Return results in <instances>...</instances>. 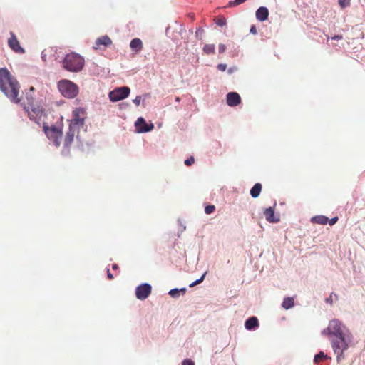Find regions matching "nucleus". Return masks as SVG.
Here are the masks:
<instances>
[{
	"mask_svg": "<svg viewBox=\"0 0 365 365\" xmlns=\"http://www.w3.org/2000/svg\"><path fill=\"white\" fill-rule=\"evenodd\" d=\"M202 50L207 55H211L215 53V48L214 44H205Z\"/></svg>",
	"mask_w": 365,
	"mask_h": 365,
	"instance_id": "5701e85b",
	"label": "nucleus"
},
{
	"mask_svg": "<svg viewBox=\"0 0 365 365\" xmlns=\"http://www.w3.org/2000/svg\"><path fill=\"white\" fill-rule=\"evenodd\" d=\"M321 335L329 339L337 363L344 360L345 352L356 344L352 331L338 319L330 320L327 327L321 331Z\"/></svg>",
	"mask_w": 365,
	"mask_h": 365,
	"instance_id": "f257e3e1",
	"label": "nucleus"
},
{
	"mask_svg": "<svg viewBox=\"0 0 365 365\" xmlns=\"http://www.w3.org/2000/svg\"><path fill=\"white\" fill-rule=\"evenodd\" d=\"M262 185L259 182L256 183L250 190V195L252 197H257L262 191Z\"/></svg>",
	"mask_w": 365,
	"mask_h": 365,
	"instance_id": "412c9836",
	"label": "nucleus"
},
{
	"mask_svg": "<svg viewBox=\"0 0 365 365\" xmlns=\"http://www.w3.org/2000/svg\"><path fill=\"white\" fill-rule=\"evenodd\" d=\"M294 306V299L292 297H286L284 299L282 307L285 309H289Z\"/></svg>",
	"mask_w": 365,
	"mask_h": 365,
	"instance_id": "4be33fe9",
	"label": "nucleus"
},
{
	"mask_svg": "<svg viewBox=\"0 0 365 365\" xmlns=\"http://www.w3.org/2000/svg\"><path fill=\"white\" fill-rule=\"evenodd\" d=\"M133 103H134L137 106H140V102H141V96H136V97H135V98H134V99L133 100Z\"/></svg>",
	"mask_w": 365,
	"mask_h": 365,
	"instance_id": "473e14b6",
	"label": "nucleus"
},
{
	"mask_svg": "<svg viewBox=\"0 0 365 365\" xmlns=\"http://www.w3.org/2000/svg\"><path fill=\"white\" fill-rule=\"evenodd\" d=\"M63 67L70 72H78L84 66V59L75 53L67 54L63 60Z\"/></svg>",
	"mask_w": 365,
	"mask_h": 365,
	"instance_id": "7ed1b4c3",
	"label": "nucleus"
},
{
	"mask_svg": "<svg viewBox=\"0 0 365 365\" xmlns=\"http://www.w3.org/2000/svg\"><path fill=\"white\" fill-rule=\"evenodd\" d=\"M130 90L127 86L116 88L109 93V98L112 102H116L127 98Z\"/></svg>",
	"mask_w": 365,
	"mask_h": 365,
	"instance_id": "0eeeda50",
	"label": "nucleus"
},
{
	"mask_svg": "<svg viewBox=\"0 0 365 365\" xmlns=\"http://www.w3.org/2000/svg\"><path fill=\"white\" fill-rule=\"evenodd\" d=\"M341 38H342L341 36L336 35L334 37H332V39L338 40V39H341Z\"/></svg>",
	"mask_w": 365,
	"mask_h": 365,
	"instance_id": "e433bc0d",
	"label": "nucleus"
},
{
	"mask_svg": "<svg viewBox=\"0 0 365 365\" xmlns=\"http://www.w3.org/2000/svg\"><path fill=\"white\" fill-rule=\"evenodd\" d=\"M256 19L259 21L267 20L269 16V10L265 6H260L255 12Z\"/></svg>",
	"mask_w": 365,
	"mask_h": 365,
	"instance_id": "2eb2a0df",
	"label": "nucleus"
},
{
	"mask_svg": "<svg viewBox=\"0 0 365 365\" xmlns=\"http://www.w3.org/2000/svg\"><path fill=\"white\" fill-rule=\"evenodd\" d=\"M130 47L133 51H135V53H138L143 48V42L140 38H133L130 41Z\"/></svg>",
	"mask_w": 365,
	"mask_h": 365,
	"instance_id": "6ab92c4d",
	"label": "nucleus"
},
{
	"mask_svg": "<svg viewBox=\"0 0 365 365\" xmlns=\"http://www.w3.org/2000/svg\"><path fill=\"white\" fill-rule=\"evenodd\" d=\"M26 110L29 119L37 124H40L45 117L44 110L39 106H33L31 110Z\"/></svg>",
	"mask_w": 365,
	"mask_h": 365,
	"instance_id": "6e6552de",
	"label": "nucleus"
},
{
	"mask_svg": "<svg viewBox=\"0 0 365 365\" xmlns=\"http://www.w3.org/2000/svg\"><path fill=\"white\" fill-rule=\"evenodd\" d=\"M338 2L341 9L348 7L351 4V0H338Z\"/></svg>",
	"mask_w": 365,
	"mask_h": 365,
	"instance_id": "a878e982",
	"label": "nucleus"
},
{
	"mask_svg": "<svg viewBox=\"0 0 365 365\" xmlns=\"http://www.w3.org/2000/svg\"><path fill=\"white\" fill-rule=\"evenodd\" d=\"M194 162H195V159L192 156H191L190 158H189L185 160V164L187 166H190L191 165H192L194 163Z\"/></svg>",
	"mask_w": 365,
	"mask_h": 365,
	"instance_id": "c85d7f7f",
	"label": "nucleus"
},
{
	"mask_svg": "<svg viewBox=\"0 0 365 365\" xmlns=\"http://www.w3.org/2000/svg\"><path fill=\"white\" fill-rule=\"evenodd\" d=\"M216 24L220 26H223L226 24V19L224 18L219 19Z\"/></svg>",
	"mask_w": 365,
	"mask_h": 365,
	"instance_id": "c756f323",
	"label": "nucleus"
},
{
	"mask_svg": "<svg viewBox=\"0 0 365 365\" xmlns=\"http://www.w3.org/2000/svg\"><path fill=\"white\" fill-rule=\"evenodd\" d=\"M79 128L74 127L73 125H69L68 131L66 133L64 139V145L68 147L73 142L76 133L78 131Z\"/></svg>",
	"mask_w": 365,
	"mask_h": 365,
	"instance_id": "f8f14e48",
	"label": "nucleus"
},
{
	"mask_svg": "<svg viewBox=\"0 0 365 365\" xmlns=\"http://www.w3.org/2000/svg\"><path fill=\"white\" fill-rule=\"evenodd\" d=\"M0 89L13 103L21 101L22 96H19V83L5 68H0Z\"/></svg>",
	"mask_w": 365,
	"mask_h": 365,
	"instance_id": "f03ea898",
	"label": "nucleus"
},
{
	"mask_svg": "<svg viewBox=\"0 0 365 365\" xmlns=\"http://www.w3.org/2000/svg\"><path fill=\"white\" fill-rule=\"evenodd\" d=\"M182 365H195V364L191 359H187L182 361Z\"/></svg>",
	"mask_w": 365,
	"mask_h": 365,
	"instance_id": "7c9ffc66",
	"label": "nucleus"
},
{
	"mask_svg": "<svg viewBox=\"0 0 365 365\" xmlns=\"http://www.w3.org/2000/svg\"><path fill=\"white\" fill-rule=\"evenodd\" d=\"M10 35L11 37L8 40L9 47L16 53H24V50L21 47L16 35L13 32H11Z\"/></svg>",
	"mask_w": 365,
	"mask_h": 365,
	"instance_id": "9b49d317",
	"label": "nucleus"
},
{
	"mask_svg": "<svg viewBox=\"0 0 365 365\" xmlns=\"http://www.w3.org/2000/svg\"><path fill=\"white\" fill-rule=\"evenodd\" d=\"M108 277L109 279H113V274L110 272L109 269H108Z\"/></svg>",
	"mask_w": 365,
	"mask_h": 365,
	"instance_id": "4c0bfd02",
	"label": "nucleus"
},
{
	"mask_svg": "<svg viewBox=\"0 0 365 365\" xmlns=\"http://www.w3.org/2000/svg\"><path fill=\"white\" fill-rule=\"evenodd\" d=\"M117 268H118V265H117V264H113V269H117Z\"/></svg>",
	"mask_w": 365,
	"mask_h": 365,
	"instance_id": "58836bf2",
	"label": "nucleus"
},
{
	"mask_svg": "<svg viewBox=\"0 0 365 365\" xmlns=\"http://www.w3.org/2000/svg\"><path fill=\"white\" fill-rule=\"evenodd\" d=\"M151 286L148 283L138 286L135 289L136 297L140 300L147 299L151 293Z\"/></svg>",
	"mask_w": 365,
	"mask_h": 365,
	"instance_id": "1a4fd4ad",
	"label": "nucleus"
},
{
	"mask_svg": "<svg viewBox=\"0 0 365 365\" xmlns=\"http://www.w3.org/2000/svg\"><path fill=\"white\" fill-rule=\"evenodd\" d=\"M250 32L254 35H256L257 34V28L255 25H252L251 27H250Z\"/></svg>",
	"mask_w": 365,
	"mask_h": 365,
	"instance_id": "f704fd0d",
	"label": "nucleus"
},
{
	"mask_svg": "<svg viewBox=\"0 0 365 365\" xmlns=\"http://www.w3.org/2000/svg\"><path fill=\"white\" fill-rule=\"evenodd\" d=\"M241 98L236 92H230L227 94V103L230 106H236L240 104Z\"/></svg>",
	"mask_w": 365,
	"mask_h": 365,
	"instance_id": "ddd939ff",
	"label": "nucleus"
},
{
	"mask_svg": "<svg viewBox=\"0 0 365 365\" xmlns=\"http://www.w3.org/2000/svg\"><path fill=\"white\" fill-rule=\"evenodd\" d=\"M135 126L139 132L145 133L150 131L153 128V125H148L143 118H139L135 122Z\"/></svg>",
	"mask_w": 365,
	"mask_h": 365,
	"instance_id": "4468645a",
	"label": "nucleus"
},
{
	"mask_svg": "<svg viewBox=\"0 0 365 365\" xmlns=\"http://www.w3.org/2000/svg\"><path fill=\"white\" fill-rule=\"evenodd\" d=\"M265 219L269 222H277L279 221V217L276 215L274 210L272 207L267 208L264 211Z\"/></svg>",
	"mask_w": 365,
	"mask_h": 365,
	"instance_id": "f3484780",
	"label": "nucleus"
},
{
	"mask_svg": "<svg viewBox=\"0 0 365 365\" xmlns=\"http://www.w3.org/2000/svg\"><path fill=\"white\" fill-rule=\"evenodd\" d=\"M73 118L69 120V125H73L79 128L83 127L85 123V119L86 118V112L84 108H78L73 110Z\"/></svg>",
	"mask_w": 365,
	"mask_h": 365,
	"instance_id": "423d86ee",
	"label": "nucleus"
},
{
	"mask_svg": "<svg viewBox=\"0 0 365 365\" xmlns=\"http://www.w3.org/2000/svg\"><path fill=\"white\" fill-rule=\"evenodd\" d=\"M43 130L46 136L53 140L56 146L58 147L63 135L62 128L56 125L48 126L46 123H43Z\"/></svg>",
	"mask_w": 365,
	"mask_h": 365,
	"instance_id": "39448f33",
	"label": "nucleus"
},
{
	"mask_svg": "<svg viewBox=\"0 0 365 365\" xmlns=\"http://www.w3.org/2000/svg\"><path fill=\"white\" fill-rule=\"evenodd\" d=\"M311 221L313 223L319 224V225H326L329 223L330 226H332L338 221V217H334L330 220L327 217L324 215H317L314 216L311 219Z\"/></svg>",
	"mask_w": 365,
	"mask_h": 365,
	"instance_id": "9d476101",
	"label": "nucleus"
},
{
	"mask_svg": "<svg viewBox=\"0 0 365 365\" xmlns=\"http://www.w3.org/2000/svg\"><path fill=\"white\" fill-rule=\"evenodd\" d=\"M329 359L328 356L325 354L323 351H320L319 354L315 355L314 361L315 363H319L322 359Z\"/></svg>",
	"mask_w": 365,
	"mask_h": 365,
	"instance_id": "b1692460",
	"label": "nucleus"
},
{
	"mask_svg": "<svg viewBox=\"0 0 365 365\" xmlns=\"http://www.w3.org/2000/svg\"><path fill=\"white\" fill-rule=\"evenodd\" d=\"M48 51H48V50H44V51H43V53H42V58H43V59H45V57L46 56V53H47V52H48Z\"/></svg>",
	"mask_w": 365,
	"mask_h": 365,
	"instance_id": "c9c22d12",
	"label": "nucleus"
},
{
	"mask_svg": "<svg viewBox=\"0 0 365 365\" xmlns=\"http://www.w3.org/2000/svg\"><path fill=\"white\" fill-rule=\"evenodd\" d=\"M186 288L183 287L181 289L175 288L169 291L168 294L173 298H178L180 294L184 295L186 292Z\"/></svg>",
	"mask_w": 365,
	"mask_h": 365,
	"instance_id": "aec40b11",
	"label": "nucleus"
},
{
	"mask_svg": "<svg viewBox=\"0 0 365 365\" xmlns=\"http://www.w3.org/2000/svg\"><path fill=\"white\" fill-rule=\"evenodd\" d=\"M225 50H226L225 45H224L222 43L219 44V46H218V51H219L220 53H224L225 51Z\"/></svg>",
	"mask_w": 365,
	"mask_h": 365,
	"instance_id": "2f4dec72",
	"label": "nucleus"
},
{
	"mask_svg": "<svg viewBox=\"0 0 365 365\" xmlns=\"http://www.w3.org/2000/svg\"><path fill=\"white\" fill-rule=\"evenodd\" d=\"M217 68L221 71H225L227 68V65L224 63H220L217 66Z\"/></svg>",
	"mask_w": 365,
	"mask_h": 365,
	"instance_id": "72a5a7b5",
	"label": "nucleus"
},
{
	"mask_svg": "<svg viewBox=\"0 0 365 365\" xmlns=\"http://www.w3.org/2000/svg\"><path fill=\"white\" fill-rule=\"evenodd\" d=\"M58 88L62 96L67 98H73L78 93V86L67 79L61 80L58 83Z\"/></svg>",
	"mask_w": 365,
	"mask_h": 365,
	"instance_id": "20e7f679",
	"label": "nucleus"
},
{
	"mask_svg": "<svg viewBox=\"0 0 365 365\" xmlns=\"http://www.w3.org/2000/svg\"><path fill=\"white\" fill-rule=\"evenodd\" d=\"M215 210V207L214 205H207L205 208V212L206 214L210 215L214 212Z\"/></svg>",
	"mask_w": 365,
	"mask_h": 365,
	"instance_id": "bb28decb",
	"label": "nucleus"
},
{
	"mask_svg": "<svg viewBox=\"0 0 365 365\" xmlns=\"http://www.w3.org/2000/svg\"><path fill=\"white\" fill-rule=\"evenodd\" d=\"M206 274H207V272H205L202 275V277H201L200 279H197V280L194 281L193 282H192V283L189 285V287H195V286H196V285H197V284H200L201 282H202V281L204 280V279H205V277Z\"/></svg>",
	"mask_w": 365,
	"mask_h": 365,
	"instance_id": "393cba45",
	"label": "nucleus"
},
{
	"mask_svg": "<svg viewBox=\"0 0 365 365\" xmlns=\"http://www.w3.org/2000/svg\"><path fill=\"white\" fill-rule=\"evenodd\" d=\"M247 0H234L229 2L230 6H235L245 2Z\"/></svg>",
	"mask_w": 365,
	"mask_h": 365,
	"instance_id": "cd10ccee",
	"label": "nucleus"
},
{
	"mask_svg": "<svg viewBox=\"0 0 365 365\" xmlns=\"http://www.w3.org/2000/svg\"><path fill=\"white\" fill-rule=\"evenodd\" d=\"M245 327L247 330L257 329L259 327L258 319L255 317L249 318L245 322Z\"/></svg>",
	"mask_w": 365,
	"mask_h": 365,
	"instance_id": "a211bd4d",
	"label": "nucleus"
},
{
	"mask_svg": "<svg viewBox=\"0 0 365 365\" xmlns=\"http://www.w3.org/2000/svg\"><path fill=\"white\" fill-rule=\"evenodd\" d=\"M112 44V41L110 38L106 35L98 38L95 41V46H93L94 49H98L101 46H108Z\"/></svg>",
	"mask_w": 365,
	"mask_h": 365,
	"instance_id": "dca6fc26",
	"label": "nucleus"
}]
</instances>
